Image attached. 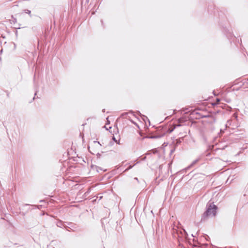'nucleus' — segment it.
Instances as JSON below:
<instances>
[{"label":"nucleus","mask_w":248,"mask_h":248,"mask_svg":"<svg viewBox=\"0 0 248 248\" xmlns=\"http://www.w3.org/2000/svg\"><path fill=\"white\" fill-rule=\"evenodd\" d=\"M185 233H186L185 230L183 231Z\"/></svg>","instance_id":"nucleus-6"},{"label":"nucleus","mask_w":248,"mask_h":248,"mask_svg":"<svg viewBox=\"0 0 248 248\" xmlns=\"http://www.w3.org/2000/svg\"><path fill=\"white\" fill-rule=\"evenodd\" d=\"M96 201V199L93 200V202H95Z\"/></svg>","instance_id":"nucleus-5"},{"label":"nucleus","mask_w":248,"mask_h":248,"mask_svg":"<svg viewBox=\"0 0 248 248\" xmlns=\"http://www.w3.org/2000/svg\"><path fill=\"white\" fill-rule=\"evenodd\" d=\"M112 139L114 140V141H115L117 143H119V142H120V139L119 138H118V140H117L116 139V138L113 136Z\"/></svg>","instance_id":"nucleus-2"},{"label":"nucleus","mask_w":248,"mask_h":248,"mask_svg":"<svg viewBox=\"0 0 248 248\" xmlns=\"http://www.w3.org/2000/svg\"><path fill=\"white\" fill-rule=\"evenodd\" d=\"M179 125H177V126H179ZM176 126V125H175V126H174V127H173V128H172V129L170 130V132H171L174 130V129L175 128V126Z\"/></svg>","instance_id":"nucleus-4"},{"label":"nucleus","mask_w":248,"mask_h":248,"mask_svg":"<svg viewBox=\"0 0 248 248\" xmlns=\"http://www.w3.org/2000/svg\"><path fill=\"white\" fill-rule=\"evenodd\" d=\"M217 210V206L214 204V202H211L207 204L206 211L203 215L204 217H214L216 215Z\"/></svg>","instance_id":"nucleus-1"},{"label":"nucleus","mask_w":248,"mask_h":248,"mask_svg":"<svg viewBox=\"0 0 248 248\" xmlns=\"http://www.w3.org/2000/svg\"><path fill=\"white\" fill-rule=\"evenodd\" d=\"M25 13L28 14H30L31 11L28 9H26V10H25Z\"/></svg>","instance_id":"nucleus-3"}]
</instances>
